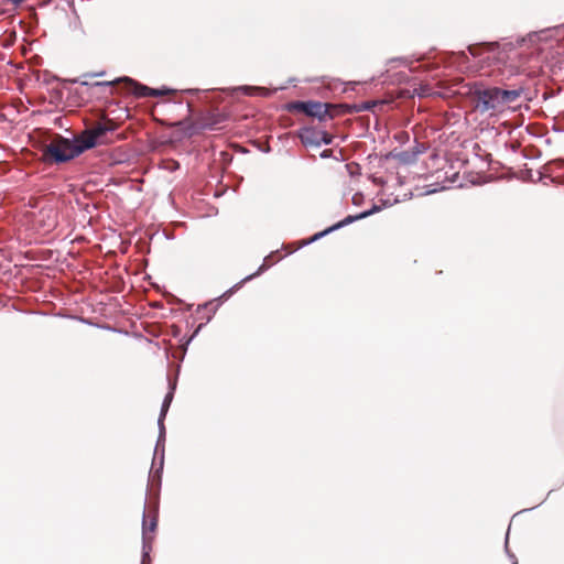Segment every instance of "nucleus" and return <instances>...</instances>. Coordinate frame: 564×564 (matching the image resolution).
<instances>
[{
    "label": "nucleus",
    "mask_w": 564,
    "mask_h": 564,
    "mask_svg": "<svg viewBox=\"0 0 564 564\" xmlns=\"http://www.w3.org/2000/svg\"><path fill=\"white\" fill-rule=\"evenodd\" d=\"M237 90H241L245 95H261L269 96L271 91L264 87L260 86H240Z\"/></svg>",
    "instance_id": "12"
},
{
    "label": "nucleus",
    "mask_w": 564,
    "mask_h": 564,
    "mask_svg": "<svg viewBox=\"0 0 564 564\" xmlns=\"http://www.w3.org/2000/svg\"><path fill=\"white\" fill-rule=\"evenodd\" d=\"M175 388H176V382H171L170 381V390L169 392L166 393L164 400H163V403H162V406H161V416L162 417H165L167 411H169V408L171 405V402L173 400V397H174V391H175Z\"/></svg>",
    "instance_id": "11"
},
{
    "label": "nucleus",
    "mask_w": 564,
    "mask_h": 564,
    "mask_svg": "<svg viewBox=\"0 0 564 564\" xmlns=\"http://www.w3.org/2000/svg\"><path fill=\"white\" fill-rule=\"evenodd\" d=\"M359 197H360V195H359V194L354 195V197H352V203H354V204H358V203H359V199H358Z\"/></svg>",
    "instance_id": "27"
},
{
    "label": "nucleus",
    "mask_w": 564,
    "mask_h": 564,
    "mask_svg": "<svg viewBox=\"0 0 564 564\" xmlns=\"http://www.w3.org/2000/svg\"><path fill=\"white\" fill-rule=\"evenodd\" d=\"M69 82H70V83H73V84H75V83H79V80H78V79H76V78H74V79H69ZM80 85H83V86H87V85H88V83L83 80V82H80Z\"/></svg>",
    "instance_id": "25"
},
{
    "label": "nucleus",
    "mask_w": 564,
    "mask_h": 564,
    "mask_svg": "<svg viewBox=\"0 0 564 564\" xmlns=\"http://www.w3.org/2000/svg\"><path fill=\"white\" fill-rule=\"evenodd\" d=\"M89 132L94 135V138L98 141L101 137H104L106 133L113 131L115 126L112 123H97L88 129Z\"/></svg>",
    "instance_id": "9"
},
{
    "label": "nucleus",
    "mask_w": 564,
    "mask_h": 564,
    "mask_svg": "<svg viewBox=\"0 0 564 564\" xmlns=\"http://www.w3.org/2000/svg\"><path fill=\"white\" fill-rule=\"evenodd\" d=\"M362 219L361 217V214H357V215H348L347 217H345L343 220L336 223L335 225L332 226V229L334 230H338L345 226H348L357 220H360Z\"/></svg>",
    "instance_id": "14"
},
{
    "label": "nucleus",
    "mask_w": 564,
    "mask_h": 564,
    "mask_svg": "<svg viewBox=\"0 0 564 564\" xmlns=\"http://www.w3.org/2000/svg\"><path fill=\"white\" fill-rule=\"evenodd\" d=\"M111 84H112L111 82H96L93 85L94 86H110Z\"/></svg>",
    "instance_id": "23"
},
{
    "label": "nucleus",
    "mask_w": 564,
    "mask_h": 564,
    "mask_svg": "<svg viewBox=\"0 0 564 564\" xmlns=\"http://www.w3.org/2000/svg\"><path fill=\"white\" fill-rule=\"evenodd\" d=\"M294 108L303 111L310 117H316L319 120H324L326 117H330L328 113L327 104L319 101H297L294 105Z\"/></svg>",
    "instance_id": "5"
},
{
    "label": "nucleus",
    "mask_w": 564,
    "mask_h": 564,
    "mask_svg": "<svg viewBox=\"0 0 564 564\" xmlns=\"http://www.w3.org/2000/svg\"><path fill=\"white\" fill-rule=\"evenodd\" d=\"M205 324L202 323L197 326V328L194 330L193 335L188 338L187 343L186 344H189V341L200 332V329L203 328Z\"/></svg>",
    "instance_id": "21"
},
{
    "label": "nucleus",
    "mask_w": 564,
    "mask_h": 564,
    "mask_svg": "<svg viewBox=\"0 0 564 564\" xmlns=\"http://www.w3.org/2000/svg\"><path fill=\"white\" fill-rule=\"evenodd\" d=\"M158 525V516L156 510L154 511L150 523L148 524V516H147V503L143 506V520H142V558L141 564H150V552L152 551V540L153 538L149 535V532H154Z\"/></svg>",
    "instance_id": "3"
},
{
    "label": "nucleus",
    "mask_w": 564,
    "mask_h": 564,
    "mask_svg": "<svg viewBox=\"0 0 564 564\" xmlns=\"http://www.w3.org/2000/svg\"><path fill=\"white\" fill-rule=\"evenodd\" d=\"M333 231H335V230L332 229V226H330L329 228H327V229H325V230H323L321 232L315 234L312 237V239L310 240V242L315 241V240H317V239H319V238H322V237H324V236H326V235H328L329 232H333Z\"/></svg>",
    "instance_id": "19"
},
{
    "label": "nucleus",
    "mask_w": 564,
    "mask_h": 564,
    "mask_svg": "<svg viewBox=\"0 0 564 564\" xmlns=\"http://www.w3.org/2000/svg\"><path fill=\"white\" fill-rule=\"evenodd\" d=\"M380 210H381V207H380V206L373 205V206H372V208H370V209H368V210H365V212H362V213H360V214H361L362 219H365V218H367V217H369V216H371V215H373L375 213H378V212H380Z\"/></svg>",
    "instance_id": "16"
},
{
    "label": "nucleus",
    "mask_w": 564,
    "mask_h": 564,
    "mask_svg": "<svg viewBox=\"0 0 564 564\" xmlns=\"http://www.w3.org/2000/svg\"><path fill=\"white\" fill-rule=\"evenodd\" d=\"M322 132L323 130L315 128H303L299 132V138L304 145L318 148Z\"/></svg>",
    "instance_id": "8"
},
{
    "label": "nucleus",
    "mask_w": 564,
    "mask_h": 564,
    "mask_svg": "<svg viewBox=\"0 0 564 564\" xmlns=\"http://www.w3.org/2000/svg\"><path fill=\"white\" fill-rule=\"evenodd\" d=\"M164 419H165V417H162V416L160 415V416H159V420H158V426H159V434H160V438H164V437H165Z\"/></svg>",
    "instance_id": "18"
},
{
    "label": "nucleus",
    "mask_w": 564,
    "mask_h": 564,
    "mask_svg": "<svg viewBox=\"0 0 564 564\" xmlns=\"http://www.w3.org/2000/svg\"><path fill=\"white\" fill-rule=\"evenodd\" d=\"M333 142V137L323 130L322 135L319 137V147L322 144H330Z\"/></svg>",
    "instance_id": "15"
},
{
    "label": "nucleus",
    "mask_w": 564,
    "mask_h": 564,
    "mask_svg": "<svg viewBox=\"0 0 564 564\" xmlns=\"http://www.w3.org/2000/svg\"><path fill=\"white\" fill-rule=\"evenodd\" d=\"M554 29L529 33L513 42H492L471 45L468 52L476 59L482 75L492 77L496 84L476 80L469 86V98L475 112L486 118H498L517 106L530 100L525 84L509 83L528 62L523 45L546 40Z\"/></svg>",
    "instance_id": "1"
},
{
    "label": "nucleus",
    "mask_w": 564,
    "mask_h": 564,
    "mask_svg": "<svg viewBox=\"0 0 564 564\" xmlns=\"http://www.w3.org/2000/svg\"><path fill=\"white\" fill-rule=\"evenodd\" d=\"M122 80L127 83L128 88L138 97L164 96V95H167V94L173 91V90L167 89V88H163V89L150 88V87H148L145 85H142V84H140V83L129 78V77H124Z\"/></svg>",
    "instance_id": "6"
},
{
    "label": "nucleus",
    "mask_w": 564,
    "mask_h": 564,
    "mask_svg": "<svg viewBox=\"0 0 564 564\" xmlns=\"http://www.w3.org/2000/svg\"><path fill=\"white\" fill-rule=\"evenodd\" d=\"M75 151L73 140L57 135L48 144L44 145L43 160L57 164L65 163L77 158Z\"/></svg>",
    "instance_id": "2"
},
{
    "label": "nucleus",
    "mask_w": 564,
    "mask_h": 564,
    "mask_svg": "<svg viewBox=\"0 0 564 564\" xmlns=\"http://www.w3.org/2000/svg\"><path fill=\"white\" fill-rule=\"evenodd\" d=\"M330 155V151L329 150H325L321 153V156L322 158H328Z\"/></svg>",
    "instance_id": "26"
},
{
    "label": "nucleus",
    "mask_w": 564,
    "mask_h": 564,
    "mask_svg": "<svg viewBox=\"0 0 564 564\" xmlns=\"http://www.w3.org/2000/svg\"><path fill=\"white\" fill-rule=\"evenodd\" d=\"M213 306H217V307H218V305H217V304H214L213 302H208V303H205V304H203V305H198V306H197L196 312H197V313H200L202 311L207 310V311H208V314H212V307H213Z\"/></svg>",
    "instance_id": "17"
},
{
    "label": "nucleus",
    "mask_w": 564,
    "mask_h": 564,
    "mask_svg": "<svg viewBox=\"0 0 564 564\" xmlns=\"http://www.w3.org/2000/svg\"><path fill=\"white\" fill-rule=\"evenodd\" d=\"M33 223L40 229L50 231L57 225V212L53 205L44 204L33 214Z\"/></svg>",
    "instance_id": "4"
},
{
    "label": "nucleus",
    "mask_w": 564,
    "mask_h": 564,
    "mask_svg": "<svg viewBox=\"0 0 564 564\" xmlns=\"http://www.w3.org/2000/svg\"><path fill=\"white\" fill-rule=\"evenodd\" d=\"M216 311H217V306H213L212 307V314H205L206 323L212 321V318H213L214 314L216 313Z\"/></svg>",
    "instance_id": "22"
},
{
    "label": "nucleus",
    "mask_w": 564,
    "mask_h": 564,
    "mask_svg": "<svg viewBox=\"0 0 564 564\" xmlns=\"http://www.w3.org/2000/svg\"><path fill=\"white\" fill-rule=\"evenodd\" d=\"M508 536H509V533H507V535H506V545H505L506 552L509 555V557L512 560L513 564H518L516 556L509 552V549H508Z\"/></svg>",
    "instance_id": "20"
},
{
    "label": "nucleus",
    "mask_w": 564,
    "mask_h": 564,
    "mask_svg": "<svg viewBox=\"0 0 564 564\" xmlns=\"http://www.w3.org/2000/svg\"><path fill=\"white\" fill-rule=\"evenodd\" d=\"M371 108V105L366 102V104H362L358 110H367V109H370Z\"/></svg>",
    "instance_id": "24"
},
{
    "label": "nucleus",
    "mask_w": 564,
    "mask_h": 564,
    "mask_svg": "<svg viewBox=\"0 0 564 564\" xmlns=\"http://www.w3.org/2000/svg\"><path fill=\"white\" fill-rule=\"evenodd\" d=\"M73 142L76 150V156L80 155L86 150L93 149L97 144V140L88 129L85 130L78 138L74 139Z\"/></svg>",
    "instance_id": "7"
},
{
    "label": "nucleus",
    "mask_w": 564,
    "mask_h": 564,
    "mask_svg": "<svg viewBox=\"0 0 564 564\" xmlns=\"http://www.w3.org/2000/svg\"><path fill=\"white\" fill-rule=\"evenodd\" d=\"M164 443H165V437L164 438H160V436L158 437V441H156V445H155V448H154V457L156 455L160 454V465H159V468L156 469V474L161 473L162 469H163V463H164Z\"/></svg>",
    "instance_id": "13"
},
{
    "label": "nucleus",
    "mask_w": 564,
    "mask_h": 564,
    "mask_svg": "<svg viewBox=\"0 0 564 564\" xmlns=\"http://www.w3.org/2000/svg\"><path fill=\"white\" fill-rule=\"evenodd\" d=\"M276 253H279V251L272 252V253H270L269 256H267V257L264 258V260H263V263L259 267L258 271H257V272H254V273H252V274H250V275H248V276H246V278L241 281V283H242V282H245V281H249V280L253 279L254 276H258L259 274H261V273H262V272H264L265 270H268V269L273 264V260H272V259H273V257H274Z\"/></svg>",
    "instance_id": "10"
}]
</instances>
